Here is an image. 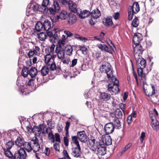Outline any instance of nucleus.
Returning <instances> with one entry per match:
<instances>
[{
	"label": "nucleus",
	"mask_w": 159,
	"mask_h": 159,
	"mask_svg": "<svg viewBox=\"0 0 159 159\" xmlns=\"http://www.w3.org/2000/svg\"><path fill=\"white\" fill-rule=\"evenodd\" d=\"M142 39L143 36L140 33H136L134 34L133 37V42L135 45L133 46L134 56L136 58L141 55L144 50V48L139 44Z\"/></svg>",
	"instance_id": "obj_1"
},
{
	"label": "nucleus",
	"mask_w": 159,
	"mask_h": 159,
	"mask_svg": "<svg viewBox=\"0 0 159 159\" xmlns=\"http://www.w3.org/2000/svg\"><path fill=\"white\" fill-rule=\"evenodd\" d=\"M52 55L50 53H48L44 56V63L46 66H49L50 70L52 71L55 70L57 74H60L61 73V70L60 66H56L54 61L52 59Z\"/></svg>",
	"instance_id": "obj_2"
},
{
	"label": "nucleus",
	"mask_w": 159,
	"mask_h": 159,
	"mask_svg": "<svg viewBox=\"0 0 159 159\" xmlns=\"http://www.w3.org/2000/svg\"><path fill=\"white\" fill-rule=\"evenodd\" d=\"M110 80H111L112 83L108 85L107 90L112 94H116L119 91V81L115 77H112Z\"/></svg>",
	"instance_id": "obj_3"
},
{
	"label": "nucleus",
	"mask_w": 159,
	"mask_h": 159,
	"mask_svg": "<svg viewBox=\"0 0 159 159\" xmlns=\"http://www.w3.org/2000/svg\"><path fill=\"white\" fill-rule=\"evenodd\" d=\"M111 66L108 62H104L102 64L100 68V71L102 72L106 73L107 78L110 80V79L113 77H115L113 75L112 70L111 68Z\"/></svg>",
	"instance_id": "obj_4"
},
{
	"label": "nucleus",
	"mask_w": 159,
	"mask_h": 159,
	"mask_svg": "<svg viewBox=\"0 0 159 159\" xmlns=\"http://www.w3.org/2000/svg\"><path fill=\"white\" fill-rule=\"evenodd\" d=\"M139 5L138 2H134L133 5L129 7L128 11V19L131 20L133 17L134 14H137L139 11Z\"/></svg>",
	"instance_id": "obj_5"
},
{
	"label": "nucleus",
	"mask_w": 159,
	"mask_h": 159,
	"mask_svg": "<svg viewBox=\"0 0 159 159\" xmlns=\"http://www.w3.org/2000/svg\"><path fill=\"white\" fill-rule=\"evenodd\" d=\"M60 32L59 28H54L52 31H48L47 34L50 38V41L53 43L55 42V40L58 39L60 36Z\"/></svg>",
	"instance_id": "obj_6"
},
{
	"label": "nucleus",
	"mask_w": 159,
	"mask_h": 159,
	"mask_svg": "<svg viewBox=\"0 0 159 159\" xmlns=\"http://www.w3.org/2000/svg\"><path fill=\"white\" fill-rule=\"evenodd\" d=\"M60 10V7L58 1H54L52 7L49 8V13L52 15H55L56 13L58 12Z\"/></svg>",
	"instance_id": "obj_7"
},
{
	"label": "nucleus",
	"mask_w": 159,
	"mask_h": 159,
	"mask_svg": "<svg viewBox=\"0 0 159 159\" xmlns=\"http://www.w3.org/2000/svg\"><path fill=\"white\" fill-rule=\"evenodd\" d=\"M26 156V153L23 148H20L19 150L16 152L13 155L12 159H21V157L24 158Z\"/></svg>",
	"instance_id": "obj_8"
},
{
	"label": "nucleus",
	"mask_w": 159,
	"mask_h": 159,
	"mask_svg": "<svg viewBox=\"0 0 159 159\" xmlns=\"http://www.w3.org/2000/svg\"><path fill=\"white\" fill-rule=\"evenodd\" d=\"M40 48L38 46H34L32 49L30 50L28 53V56L29 58L33 57L34 55L38 56L40 53Z\"/></svg>",
	"instance_id": "obj_9"
},
{
	"label": "nucleus",
	"mask_w": 159,
	"mask_h": 159,
	"mask_svg": "<svg viewBox=\"0 0 159 159\" xmlns=\"http://www.w3.org/2000/svg\"><path fill=\"white\" fill-rule=\"evenodd\" d=\"M114 129V125L112 122L107 123L105 125L104 130L106 134L108 135L112 133Z\"/></svg>",
	"instance_id": "obj_10"
},
{
	"label": "nucleus",
	"mask_w": 159,
	"mask_h": 159,
	"mask_svg": "<svg viewBox=\"0 0 159 159\" xmlns=\"http://www.w3.org/2000/svg\"><path fill=\"white\" fill-rule=\"evenodd\" d=\"M97 149V150L95 151V152L97 151L96 154L98 156L104 155L106 153V148L104 144H99L98 145Z\"/></svg>",
	"instance_id": "obj_11"
},
{
	"label": "nucleus",
	"mask_w": 159,
	"mask_h": 159,
	"mask_svg": "<svg viewBox=\"0 0 159 159\" xmlns=\"http://www.w3.org/2000/svg\"><path fill=\"white\" fill-rule=\"evenodd\" d=\"M139 55L138 57L135 58L136 60V62L137 66L139 67L144 68L146 66V60L141 57Z\"/></svg>",
	"instance_id": "obj_12"
},
{
	"label": "nucleus",
	"mask_w": 159,
	"mask_h": 159,
	"mask_svg": "<svg viewBox=\"0 0 159 159\" xmlns=\"http://www.w3.org/2000/svg\"><path fill=\"white\" fill-rule=\"evenodd\" d=\"M79 139L84 143L86 142L88 140L87 136L85 134L84 131L78 132L77 133Z\"/></svg>",
	"instance_id": "obj_13"
},
{
	"label": "nucleus",
	"mask_w": 159,
	"mask_h": 159,
	"mask_svg": "<svg viewBox=\"0 0 159 159\" xmlns=\"http://www.w3.org/2000/svg\"><path fill=\"white\" fill-rule=\"evenodd\" d=\"M69 8L70 11L74 13H79L80 11V8L77 7V5L71 1L68 4Z\"/></svg>",
	"instance_id": "obj_14"
},
{
	"label": "nucleus",
	"mask_w": 159,
	"mask_h": 159,
	"mask_svg": "<svg viewBox=\"0 0 159 159\" xmlns=\"http://www.w3.org/2000/svg\"><path fill=\"white\" fill-rule=\"evenodd\" d=\"M77 20V17L75 15L72 13H70L68 15L67 23L70 25H72L76 22Z\"/></svg>",
	"instance_id": "obj_15"
},
{
	"label": "nucleus",
	"mask_w": 159,
	"mask_h": 159,
	"mask_svg": "<svg viewBox=\"0 0 159 159\" xmlns=\"http://www.w3.org/2000/svg\"><path fill=\"white\" fill-rule=\"evenodd\" d=\"M55 52L59 59L63 60V58H65V52L64 48H56Z\"/></svg>",
	"instance_id": "obj_16"
},
{
	"label": "nucleus",
	"mask_w": 159,
	"mask_h": 159,
	"mask_svg": "<svg viewBox=\"0 0 159 159\" xmlns=\"http://www.w3.org/2000/svg\"><path fill=\"white\" fill-rule=\"evenodd\" d=\"M38 140L36 138H35V139L32 140V142L33 143H32V149L34 152H36L39 151L40 149V147L39 144L38 143Z\"/></svg>",
	"instance_id": "obj_17"
},
{
	"label": "nucleus",
	"mask_w": 159,
	"mask_h": 159,
	"mask_svg": "<svg viewBox=\"0 0 159 159\" xmlns=\"http://www.w3.org/2000/svg\"><path fill=\"white\" fill-rule=\"evenodd\" d=\"M77 14L78 15L79 17L82 19H84L85 18L88 17L90 14V12L87 10H84L81 11L80 8V11Z\"/></svg>",
	"instance_id": "obj_18"
},
{
	"label": "nucleus",
	"mask_w": 159,
	"mask_h": 159,
	"mask_svg": "<svg viewBox=\"0 0 159 159\" xmlns=\"http://www.w3.org/2000/svg\"><path fill=\"white\" fill-rule=\"evenodd\" d=\"M102 139L104 144L107 145H110L112 144V139L110 136L103 134L102 136Z\"/></svg>",
	"instance_id": "obj_19"
},
{
	"label": "nucleus",
	"mask_w": 159,
	"mask_h": 159,
	"mask_svg": "<svg viewBox=\"0 0 159 159\" xmlns=\"http://www.w3.org/2000/svg\"><path fill=\"white\" fill-rule=\"evenodd\" d=\"M97 46L102 51L109 53L110 54L112 53V51L111 49L105 44H98Z\"/></svg>",
	"instance_id": "obj_20"
},
{
	"label": "nucleus",
	"mask_w": 159,
	"mask_h": 159,
	"mask_svg": "<svg viewBox=\"0 0 159 159\" xmlns=\"http://www.w3.org/2000/svg\"><path fill=\"white\" fill-rule=\"evenodd\" d=\"M111 98V94L108 93L103 92H100L99 95V98L100 100L104 101H107Z\"/></svg>",
	"instance_id": "obj_21"
},
{
	"label": "nucleus",
	"mask_w": 159,
	"mask_h": 159,
	"mask_svg": "<svg viewBox=\"0 0 159 159\" xmlns=\"http://www.w3.org/2000/svg\"><path fill=\"white\" fill-rule=\"evenodd\" d=\"M92 17L94 19H97L99 18L101 15L100 11L98 9L93 10L91 12H90V14Z\"/></svg>",
	"instance_id": "obj_22"
},
{
	"label": "nucleus",
	"mask_w": 159,
	"mask_h": 159,
	"mask_svg": "<svg viewBox=\"0 0 159 159\" xmlns=\"http://www.w3.org/2000/svg\"><path fill=\"white\" fill-rule=\"evenodd\" d=\"M81 148L80 146L77 147L76 148H72V155L75 157H79L81 154Z\"/></svg>",
	"instance_id": "obj_23"
},
{
	"label": "nucleus",
	"mask_w": 159,
	"mask_h": 159,
	"mask_svg": "<svg viewBox=\"0 0 159 159\" xmlns=\"http://www.w3.org/2000/svg\"><path fill=\"white\" fill-rule=\"evenodd\" d=\"M33 142L32 140L30 142H25L23 146V148L28 152H30L32 150L31 146Z\"/></svg>",
	"instance_id": "obj_24"
},
{
	"label": "nucleus",
	"mask_w": 159,
	"mask_h": 159,
	"mask_svg": "<svg viewBox=\"0 0 159 159\" xmlns=\"http://www.w3.org/2000/svg\"><path fill=\"white\" fill-rule=\"evenodd\" d=\"M95 140L94 139H91L89 140V147L93 151H96L97 148L98 147V145H96L95 142Z\"/></svg>",
	"instance_id": "obj_25"
},
{
	"label": "nucleus",
	"mask_w": 159,
	"mask_h": 159,
	"mask_svg": "<svg viewBox=\"0 0 159 159\" xmlns=\"http://www.w3.org/2000/svg\"><path fill=\"white\" fill-rule=\"evenodd\" d=\"M25 142L22 137H18L15 141V143L16 146L21 148L23 146Z\"/></svg>",
	"instance_id": "obj_26"
},
{
	"label": "nucleus",
	"mask_w": 159,
	"mask_h": 159,
	"mask_svg": "<svg viewBox=\"0 0 159 159\" xmlns=\"http://www.w3.org/2000/svg\"><path fill=\"white\" fill-rule=\"evenodd\" d=\"M64 51L67 56H70L72 54L73 48L71 45H66L64 48Z\"/></svg>",
	"instance_id": "obj_27"
},
{
	"label": "nucleus",
	"mask_w": 159,
	"mask_h": 159,
	"mask_svg": "<svg viewBox=\"0 0 159 159\" xmlns=\"http://www.w3.org/2000/svg\"><path fill=\"white\" fill-rule=\"evenodd\" d=\"M49 70L50 69L48 66L46 65L44 66L40 70L41 75L43 76L46 75L48 74Z\"/></svg>",
	"instance_id": "obj_28"
},
{
	"label": "nucleus",
	"mask_w": 159,
	"mask_h": 159,
	"mask_svg": "<svg viewBox=\"0 0 159 159\" xmlns=\"http://www.w3.org/2000/svg\"><path fill=\"white\" fill-rule=\"evenodd\" d=\"M37 69L34 67H32L30 70L29 74L31 78H35L37 74Z\"/></svg>",
	"instance_id": "obj_29"
},
{
	"label": "nucleus",
	"mask_w": 159,
	"mask_h": 159,
	"mask_svg": "<svg viewBox=\"0 0 159 159\" xmlns=\"http://www.w3.org/2000/svg\"><path fill=\"white\" fill-rule=\"evenodd\" d=\"M43 29L48 31L51 28L50 22L48 20H46L43 24Z\"/></svg>",
	"instance_id": "obj_30"
},
{
	"label": "nucleus",
	"mask_w": 159,
	"mask_h": 159,
	"mask_svg": "<svg viewBox=\"0 0 159 159\" xmlns=\"http://www.w3.org/2000/svg\"><path fill=\"white\" fill-rule=\"evenodd\" d=\"M66 40L63 39H60L58 42V44L56 48H64L66 45L65 44Z\"/></svg>",
	"instance_id": "obj_31"
},
{
	"label": "nucleus",
	"mask_w": 159,
	"mask_h": 159,
	"mask_svg": "<svg viewBox=\"0 0 159 159\" xmlns=\"http://www.w3.org/2000/svg\"><path fill=\"white\" fill-rule=\"evenodd\" d=\"M152 128L154 130H157L159 129V122L156 120H154L152 119Z\"/></svg>",
	"instance_id": "obj_32"
},
{
	"label": "nucleus",
	"mask_w": 159,
	"mask_h": 159,
	"mask_svg": "<svg viewBox=\"0 0 159 159\" xmlns=\"http://www.w3.org/2000/svg\"><path fill=\"white\" fill-rule=\"evenodd\" d=\"M32 131L34 133L35 136H39L41 134V130L39 127H38L36 126H34L31 129Z\"/></svg>",
	"instance_id": "obj_33"
},
{
	"label": "nucleus",
	"mask_w": 159,
	"mask_h": 159,
	"mask_svg": "<svg viewBox=\"0 0 159 159\" xmlns=\"http://www.w3.org/2000/svg\"><path fill=\"white\" fill-rule=\"evenodd\" d=\"M151 89L147 91V92H145L146 94L148 97L151 96L155 93V88L153 84H151Z\"/></svg>",
	"instance_id": "obj_34"
},
{
	"label": "nucleus",
	"mask_w": 159,
	"mask_h": 159,
	"mask_svg": "<svg viewBox=\"0 0 159 159\" xmlns=\"http://www.w3.org/2000/svg\"><path fill=\"white\" fill-rule=\"evenodd\" d=\"M102 22L105 25L108 27L111 26L113 24L111 19L109 17L104 20Z\"/></svg>",
	"instance_id": "obj_35"
},
{
	"label": "nucleus",
	"mask_w": 159,
	"mask_h": 159,
	"mask_svg": "<svg viewBox=\"0 0 159 159\" xmlns=\"http://www.w3.org/2000/svg\"><path fill=\"white\" fill-rule=\"evenodd\" d=\"M3 150L5 156L7 157L12 159L13 155L10 151V150L6 149V148H4Z\"/></svg>",
	"instance_id": "obj_36"
},
{
	"label": "nucleus",
	"mask_w": 159,
	"mask_h": 159,
	"mask_svg": "<svg viewBox=\"0 0 159 159\" xmlns=\"http://www.w3.org/2000/svg\"><path fill=\"white\" fill-rule=\"evenodd\" d=\"M48 11H49V8H48L47 7L39 5V11L42 12L44 14L47 13Z\"/></svg>",
	"instance_id": "obj_37"
},
{
	"label": "nucleus",
	"mask_w": 159,
	"mask_h": 159,
	"mask_svg": "<svg viewBox=\"0 0 159 159\" xmlns=\"http://www.w3.org/2000/svg\"><path fill=\"white\" fill-rule=\"evenodd\" d=\"M35 29L36 31L38 32L40 31L43 29V23L40 22H38L36 24Z\"/></svg>",
	"instance_id": "obj_38"
},
{
	"label": "nucleus",
	"mask_w": 159,
	"mask_h": 159,
	"mask_svg": "<svg viewBox=\"0 0 159 159\" xmlns=\"http://www.w3.org/2000/svg\"><path fill=\"white\" fill-rule=\"evenodd\" d=\"M72 37L73 38L76 39L78 40L84 41V42H86L87 40V39L86 38L82 37L79 35L75 34H73Z\"/></svg>",
	"instance_id": "obj_39"
},
{
	"label": "nucleus",
	"mask_w": 159,
	"mask_h": 159,
	"mask_svg": "<svg viewBox=\"0 0 159 159\" xmlns=\"http://www.w3.org/2000/svg\"><path fill=\"white\" fill-rule=\"evenodd\" d=\"M68 16V14L66 11H62L60 13L59 18L61 20H65Z\"/></svg>",
	"instance_id": "obj_40"
},
{
	"label": "nucleus",
	"mask_w": 159,
	"mask_h": 159,
	"mask_svg": "<svg viewBox=\"0 0 159 159\" xmlns=\"http://www.w3.org/2000/svg\"><path fill=\"white\" fill-rule=\"evenodd\" d=\"M47 34L43 32L40 33L38 35V38L42 41H44L47 38Z\"/></svg>",
	"instance_id": "obj_41"
},
{
	"label": "nucleus",
	"mask_w": 159,
	"mask_h": 159,
	"mask_svg": "<svg viewBox=\"0 0 159 159\" xmlns=\"http://www.w3.org/2000/svg\"><path fill=\"white\" fill-rule=\"evenodd\" d=\"M29 71L28 68L24 67L21 71V75L24 77H26L29 74Z\"/></svg>",
	"instance_id": "obj_42"
},
{
	"label": "nucleus",
	"mask_w": 159,
	"mask_h": 159,
	"mask_svg": "<svg viewBox=\"0 0 159 159\" xmlns=\"http://www.w3.org/2000/svg\"><path fill=\"white\" fill-rule=\"evenodd\" d=\"M73 143L75 144L77 147L80 146L79 144V142L78 140V136H72L71 137Z\"/></svg>",
	"instance_id": "obj_43"
},
{
	"label": "nucleus",
	"mask_w": 159,
	"mask_h": 159,
	"mask_svg": "<svg viewBox=\"0 0 159 159\" xmlns=\"http://www.w3.org/2000/svg\"><path fill=\"white\" fill-rule=\"evenodd\" d=\"M113 125H114V127H116L117 129H120L121 127V125L120 124V122L118 119H115L114 120V122Z\"/></svg>",
	"instance_id": "obj_44"
},
{
	"label": "nucleus",
	"mask_w": 159,
	"mask_h": 159,
	"mask_svg": "<svg viewBox=\"0 0 159 159\" xmlns=\"http://www.w3.org/2000/svg\"><path fill=\"white\" fill-rule=\"evenodd\" d=\"M115 116L117 119L121 118L122 116V113L121 111L119 109H117L115 112Z\"/></svg>",
	"instance_id": "obj_45"
},
{
	"label": "nucleus",
	"mask_w": 159,
	"mask_h": 159,
	"mask_svg": "<svg viewBox=\"0 0 159 159\" xmlns=\"http://www.w3.org/2000/svg\"><path fill=\"white\" fill-rule=\"evenodd\" d=\"M139 24V20L138 18L135 17L134 19L133 20L132 22V25L134 27H137Z\"/></svg>",
	"instance_id": "obj_46"
},
{
	"label": "nucleus",
	"mask_w": 159,
	"mask_h": 159,
	"mask_svg": "<svg viewBox=\"0 0 159 159\" xmlns=\"http://www.w3.org/2000/svg\"><path fill=\"white\" fill-rule=\"evenodd\" d=\"M14 145V142L11 141H9L6 143V149L10 150Z\"/></svg>",
	"instance_id": "obj_47"
},
{
	"label": "nucleus",
	"mask_w": 159,
	"mask_h": 159,
	"mask_svg": "<svg viewBox=\"0 0 159 159\" xmlns=\"http://www.w3.org/2000/svg\"><path fill=\"white\" fill-rule=\"evenodd\" d=\"M79 50L82 52V53L85 55L87 54L88 52V49L86 48L85 47L79 46Z\"/></svg>",
	"instance_id": "obj_48"
},
{
	"label": "nucleus",
	"mask_w": 159,
	"mask_h": 159,
	"mask_svg": "<svg viewBox=\"0 0 159 159\" xmlns=\"http://www.w3.org/2000/svg\"><path fill=\"white\" fill-rule=\"evenodd\" d=\"M70 125V122L67 121L66 123V126L65 127V129L66 131V136H68V129Z\"/></svg>",
	"instance_id": "obj_49"
},
{
	"label": "nucleus",
	"mask_w": 159,
	"mask_h": 159,
	"mask_svg": "<svg viewBox=\"0 0 159 159\" xmlns=\"http://www.w3.org/2000/svg\"><path fill=\"white\" fill-rule=\"evenodd\" d=\"M39 5L38 4L35 3L33 5L31 9L35 12L39 11Z\"/></svg>",
	"instance_id": "obj_50"
},
{
	"label": "nucleus",
	"mask_w": 159,
	"mask_h": 159,
	"mask_svg": "<svg viewBox=\"0 0 159 159\" xmlns=\"http://www.w3.org/2000/svg\"><path fill=\"white\" fill-rule=\"evenodd\" d=\"M47 124L48 127L51 129H53L55 126V124L52 123L51 120H48L47 121Z\"/></svg>",
	"instance_id": "obj_51"
},
{
	"label": "nucleus",
	"mask_w": 159,
	"mask_h": 159,
	"mask_svg": "<svg viewBox=\"0 0 159 159\" xmlns=\"http://www.w3.org/2000/svg\"><path fill=\"white\" fill-rule=\"evenodd\" d=\"M55 136L54 137L55 139V141L59 143H61V139L59 134L58 133H56Z\"/></svg>",
	"instance_id": "obj_52"
},
{
	"label": "nucleus",
	"mask_w": 159,
	"mask_h": 159,
	"mask_svg": "<svg viewBox=\"0 0 159 159\" xmlns=\"http://www.w3.org/2000/svg\"><path fill=\"white\" fill-rule=\"evenodd\" d=\"M71 1L70 0H60V2L62 4L64 5H68Z\"/></svg>",
	"instance_id": "obj_53"
},
{
	"label": "nucleus",
	"mask_w": 159,
	"mask_h": 159,
	"mask_svg": "<svg viewBox=\"0 0 159 159\" xmlns=\"http://www.w3.org/2000/svg\"><path fill=\"white\" fill-rule=\"evenodd\" d=\"M64 157L65 159H70L66 150H64L63 152Z\"/></svg>",
	"instance_id": "obj_54"
},
{
	"label": "nucleus",
	"mask_w": 159,
	"mask_h": 159,
	"mask_svg": "<svg viewBox=\"0 0 159 159\" xmlns=\"http://www.w3.org/2000/svg\"><path fill=\"white\" fill-rule=\"evenodd\" d=\"M107 43L110 46L111 48L110 49H111V50L112 51L113 50H114V48H115V46L112 43L111 41L109 39L107 40Z\"/></svg>",
	"instance_id": "obj_55"
},
{
	"label": "nucleus",
	"mask_w": 159,
	"mask_h": 159,
	"mask_svg": "<svg viewBox=\"0 0 159 159\" xmlns=\"http://www.w3.org/2000/svg\"><path fill=\"white\" fill-rule=\"evenodd\" d=\"M60 143H55L53 144V147L55 149V150L56 151H58L59 152H60V147H59V144Z\"/></svg>",
	"instance_id": "obj_56"
},
{
	"label": "nucleus",
	"mask_w": 159,
	"mask_h": 159,
	"mask_svg": "<svg viewBox=\"0 0 159 159\" xmlns=\"http://www.w3.org/2000/svg\"><path fill=\"white\" fill-rule=\"evenodd\" d=\"M68 136H66L63 138L64 143L66 147H67L68 145L69 139Z\"/></svg>",
	"instance_id": "obj_57"
},
{
	"label": "nucleus",
	"mask_w": 159,
	"mask_h": 159,
	"mask_svg": "<svg viewBox=\"0 0 159 159\" xmlns=\"http://www.w3.org/2000/svg\"><path fill=\"white\" fill-rule=\"evenodd\" d=\"M55 47V45L54 44H53L51 45L49 48V52L48 53H50L51 54V53H53L54 52Z\"/></svg>",
	"instance_id": "obj_58"
},
{
	"label": "nucleus",
	"mask_w": 159,
	"mask_h": 159,
	"mask_svg": "<svg viewBox=\"0 0 159 159\" xmlns=\"http://www.w3.org/2000/svg\"><path fill=\"white\" fill-rule=\"evenodd\" d=\"M119 106L120 108L121 109L123 112L124 113L126 107L125 104L121 103L119 104Z\"/></svg>",
	"instance_id": "obj_59"
},
{
	"label": "nucleus",
	"mask_w": 159,
	"mask_h": 159,
	"mask_svg": "<svg viewBox=\"0 0 159 159\" xmlns=\"http://www.w3.org/2000/svg\"><path fill=\"white\" fill-rule=\"evenodd\" d=\"M143 69V68H141L140 67L138 68L137 69V72L139 76H140L141 75H143L142 70Z\"/></svg>",
	"instance_id": "obj_60"
},
{
	"label": "nucleus",
	"mask_w": 159,
	"mask_h": 159,
	"mask_svg": "<svg viewBox=\"0 0 159 159\" xmlns=\"http://www.w3.org/2000/svg\"><path fill=\"white\" fill-rule=\"evenodd\" d=\"M141 77V81L142 82L143 84L146 83V76L145 74H143L140 76Z\"/></svg>",
	"instance_id": "obj_61"
},
{
	"label": "nucleus",
	"mask_w": 159,
	"mask_h": 159,
	"mask_svg": "<svg viewBox=\"0 0 159 159\" xmlns=\"http://www.w3.org/2000/svg\"><path fill=\"white\" fill-rule=\"evenodd\" d=\"M49 4V0H43L42 5L47 7Z\"/></svg>",
	"instance_id": "obj_62"
},
{
	"label": "nucleus",
	"mask_w": 159,
	"mask_h": 159,
	"mask_svg": "<svg viewBox=\"0 0 159 159\" xmlns=\"http://www.w3.org/2000/svg\"><path fill=\"white\" fill-rule=\"evenodd\" d=\"M77 59H74L72 60L71 61V64L70 66L72 67H73L75 66L77 63Z\"/></svg>",
	"instance_id": "obj_63"
},
{
	"label": "nucleus",
	"mask_w": 159,
	"mask_h": 159,
	"mask_svg": "<svg viewBox=\"0 0 159 159\" xmlns=\"http://www.w3.org/2000/svg\"><path fill=\"white\" fill-rule=\"evenodd\" d=\"M64 32L65 34L67 36V37L72 36V35H73V34L71 33L70 31L68 30H65Z\"/></svg>",
	"instance_id": "obj_64"
}]
</instances>
